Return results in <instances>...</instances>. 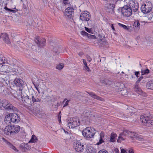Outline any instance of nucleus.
I'll list each match as a JSON object with an SVG mask.
<instances>
[{
  "label": "nucleus",
  "mask_w": 153,
  "mask_h": 153,
  "mask_svg": "<svg viewBox=\"0 0 153 153\" xmlns=\"http://www.w3.org/2000/svg\"><path fill=\"white\" fill-rule=\"evenodd\" d=\"M74 12V9L72 7H69L65 10L64 14L65 16L71 18Z\"/></svg>",
  "instance_id": "14"
},
{
  "label": "nucleus",
  "mask_w": 153,
  "mask_h": 153,
  "mask_svg": "<svg viewBox=\"0 0 153 153\" xmlns=\"http://www.w3.org/2000/svg\"><path fill=\"white\" fill-rule=\"evenodd\" d=\"M37 137L36 136L33 135H32L30 140L29 141V143H35L37 142Z\"/></svg>",
  "instance_id": "33"
},
{
  "label": "nucleus",
  "mask_w": 153,
  "mask_h": 153,
  "mask_svg": "<svg viewBox=\"0 0 153 153\" xmlns=\"http://www.w3.org/2000/svg\"><path fill=\"white\" fill-rule=\"evenodd\" d=\"M152 8V5L150 2H146L142 5L141 9L142 11L144 13H147L151 11Z\"/></svg>",
  "instance_id": "6"
},
{
  "label": "nucleus",
  "mask_w": 153,
  "mask_h": 153,
  "mask_svg": "<svg viewBox=\"0 0 153 153\" xmlns=\"http://www.w3.org/2000/svg\"><path fill=\"white\" fill-rule=\"evenodd\" d=\"M74 147L76 151L78 152H82L84 149L83 144L79 141L76 142L74 145Z\"/></svg>",
  "instance_id": "10"
},
{
  "label": "nucleus",
  "mask_w": 153,
  "mask_h": 153,
  "mask_svg": "<svg viewBox=\"0 0 153 153\" xmlns=\"http://www.w3.org/2000/svg\"><path fill=\"white\" fill-rule=\"evenodd\" d=\"M117 137V135L114 133H112L111 134V138L110 140V142H114L116 140V137Z\"/></svg>",
  "instance_id": "30"
},
{
  "label": "nucleus",
  "mask_w": 153,
  "mask_h": 153,
  "mask_svg": "<svg viewBox=\"0 0 153 153\" xmlns=\"http://www.w3.org/2000/svg\"><path fill=\"white\" fill-rule=\"evenodd\" d=\"M111 28L113 30H115V29L114 27V26H113V24H111Z\"/></svg>",
  "instance_id": "56"
},
{
  "label": "nucleus",
  "mask_w": 153,
  "mask_h": 153,
  "mask_svg": "<svg viewBox=\"0 0 153 153\" xmlns=\"http://www.w3.org/2000/svg\"><path fill=\"white\" fill-rule=\"evenodd\" d=\"M87 59L88 61L89 62H90L91 61V58L89 56H87Z\"/></svg>",
  "instance_id": "50"
},
{
  "label": "nucleus",
  "mask_w": 153,
  "mask_h": 153,
  "mask_svg": "<svg viewBox=\"0 0 153 153\" xmlns=\"http://www.w3.org/2000/svg\"><path fill=\"white\" fill-rule=\"evenodd\" d=\"M86 153H96V150L91 146H88L86 148Z\"/></svg>",
  "instance_id": "23"
},
{
  "label": "nucleus",
  "mask_w": 153,
  "mask_h": 153,
  "mask_svg": "<svg viewBox=\"0 0 153 153\" xmlns=\"http://www.w3.org/2000/svg\"><path fill=\"white\" fill-rule=\"evenodd\" d=\"M79 125V120L77 118H71L68 122V126L69 128H74Z\"/></svg>",
  "instance_id": "7"
},
{
  "label": "nucleus",
  "mask_w": 153,
  "mask_h": 153,
  "mask_svg": "<svg viewBox=\"0 0 153 153\" xmlns=\"http://www.w3.org/2000/svg\"><path fill=\"white\" fill-rule=\"evenodd\" d=\"M2 102H1V100H0V108H1L2 107Z\"/></svg>",
  "instance_id": "58"
},
{
  "label": "nucleus",
  "mask_w": 153,
  "mask_h": 153,
  "mask_svg": "<svg viewBox=\"0 0 153 153\" xmlns=\"http://www.w3.org/2000/svg\"><path fill=\"white\" fill-rule=\"evenodd\" d=\"M98 42L100 43V44H105L106 43V41L104 39H102V40L101 39H99V40Z\"/></svg>",
  "instance_id": "39"
},
{
  "label": "nucleus",
  "mask_w": 153,
  "mask_h": 153,
  "mask_svg": "<svg viewBox=\"0 0 153 153\" xmlns=\"http://www.w3.org/2000/svg\"><path fill=\"white\" fill-rule=\"evenodd\" d=\"M11 1V0H10Z\"/></svg>",
  "instance_id": "64"
},
{
  "label": "nucleus",
  "mask_w": 153,
  "mask_h": 153,
  "mask_svg": "<svg viewBox=\"0 0 153 153\" xmlns=\"http://www.w3.org/2000/svg\"><path fill=\"white\" fill-rule=\"evenodd\" d=\"M140 74L139 72H135V74L137 77H138V75Z\"/></svg>",
  "instance_id": "52"
},
{
  "label": "nucleus",
  "mask_w": 153,
  "mask_h": 153,
  "mask_svg": "<svg viewBox=\"0 0 153 153\" xmlns=\"http://www.w3.org/2000/svg\"><path fill=\"white\" fill-rule=\"evenodd\" d=\"M115 153H119V151L117 149H115Z\"/></svg>",
  "instance_id": "55"
},
{
  "label": "nucleus",
  "mask_w": 153,
  "mask_h": 153,
  "mask_svg": "<svg viewBox=\"0 0 153 153\" xmlns=\"http://www.w3.org/2000/svg\"><path fill=\"white\" fill-rule=\"evenodd\" d=\"M128 151V152L127 153H134L133 150L132 149H129Z\"/></svg>",
  "instance_id": "49"
},
{
  "label": "nucleus",
  "mask_w": 153,
  "mask_h": 153,
  "mask_svg": "<svg viewBox=\"0 0 153 153\" xmlns=\"http://www.w3.org/2000/svg\"><path fill=\"white\" fill-rule=\"evenodd\" d=\"M12 128L11 126H6L4 130V133L7 135H12V131H11Z\"/></svg>",
  "instance_id": "18"
},
{
  "label": "nucleus",
  "mask_w": 153,
  "mask_h": 153,
  "mask_svg": "<svg viewBox=\"0 0 153 153\" xmlns=\"http://www.w3.org/2000/svg\"><path fill=\"white\" fill-rule=\"evenodd\" d=\"M114 4L110 3L106 4L105 6V8L106 11L112 14H114Z\"/></svg>",
  "instance_id": "11"
},
{
  "label": "nucleus",
  "mask_w": 153,
  "mask_h": 153,
  "mask_svg": "<svg viewBox=\"0 0 153 153\" xmlns=\"http://www.w3.org/2000/svg\"><path fill=\"white\" fill-rule=\"evenodd\" d=\"M89 95L92 97L94 99H96L97 100L103 101V99H102V98L100 97L97 96L95 94H94L93 93H88Z\"/></svg>",
  "instance_id": "28"
},
{
  "label": "nucleus",
  "mask_w": 153,
  "mask_h": 153,
  "mask_svg": "<svg viewBox=\"0 0 153 153\" xmlns=\"http://www.w3.org/2000/svg\"><path fill=\"white\" fill-rule=\"evenodd\" d=\"M14 83L16 86H21L22 85V81L18 78L16 79L14 81Z\"/></svg>",
  "instance_id": "25"
},
{
  "label": "nucleus",
  "mask_w": 153,
  "mask_h": 153,
  "mask_svg": "<svg viewBox=\"0 0 153 153\" xmlns=\"http://www.w3.org/2000/svg\"><path fill=\"white\" fill-rule=\"evenodd\" d=\"M84 70L87 71H89L90 70V69L88 66L87 65L84 66Z\"/></svg>",
  "instance_id": "43"
},
{
  "label": "nucleus",
  "mask_w": 153,
  "mask_h": 153,
  "mask_svg": "<svg viewBox=\"0 0 153 153\" xmlns=\"http://www.w3.org/2000/svg\"><path fill=\"white\" fill-rule=\"evenodd\" d=\"M133 26L134 27L139 29L140 28V24L138 20H135Z\"/></svg>",
  "instance_id": "31"
},
{
  "label": "nucleus",
  "mask_w": 153,
  "mask_h": 153,
  "mask_svg": "<svg viewBox=\"0 0 153 153\" xmlns=\"http://www.w3.org/2000/svg\"><path fill=\"white\" fill-rule=\"evenodd\" d=\"M137 140L140 141H143V139L142 138L141 136L138 135L137 134V136L135 138Z\"/></svg>",
  "instance_id": "38"
},
{
  "label": "nucleus",
  "mask_w": 153,
  "mask_h": 153,
  "mask_svg": "<svg viewBox=\"0 0 153 153\" xmlns=\"http://www.w3.org/2000/svg\"><path fill=\"white\" fill-rule=\"evenodd\" d=\"M27 109H28V110H31V111L33 113H34V111H32V110H30V109L29 108H27Z\"/></svg>",
  "instance_id": "60"
},
{
  "label": "nucleus",
  "mask_w": 153,
  "mask_h": 153,
  "mask_svg": "<svg viewBox=\"0 0 153 153\" xmlns=\"http://www.w3.org/2000/svg\"><path fill=\"white\" fill-rule=\"evenodd\" d=\"M71 0H63V2L65 4H69Z\"/></svg>",
  "instance_id": "44"
},
{
  "label": "nucleus",
  "mask_w": 153,
  "mask_h": 153,
  "mask_svg": "<svg viewBox=\"0 0 153 153\" xmlns=\"http://www.w3.org/2000/svg\"><path fill=\"white\" fill-rule=\"evenodd\" d=\"M85 30L88 33H92L93 31L91 29L88 28L86 27H85Z\"/></svg>",
  "instance_id": "41"
},
{
  "label": "nucleus",
  "mask_w": 153,
  "mask_h": 153,
  "mask_svg": "<svg viewBox=\"0 0 153 153\" xmlns=\"http://www.w3.org/2000/svg\"><path fill=\"white\" fill-rule=\"evenodd\" d=\"M32 100L33 102L36 101V100L33 96H32Z\"/></svg>",
  "instance_id": "53"
},
{
  "label": "nucleus",
  "mask_w": 153,
  "mask_h": 153,
  "mask_svg": "<svg viewBox=\"0 0 153 153\" xmlns=\"http://www.w3.org/2000/svg\"><path fill=\"white\" fill-rule=\"evenodd\" d=\"M20 118L18 114L10 113L7 114L5 116L4 120L7 124H9L11 123H17L20 121Z\"/></svg>",
  "instance_id": "1"
},
{
  "label": "nucleus",
  "mask_w": 153,
  "mask_h": 153,
  "mask_svg": "<svg viewBox=\"0 0 153 153\" xmlns=\"http://www.w3.org/2000/svg\"><path fill=\"white\" fill-rule=\"evenodd\" d=\"M81 34L83 36H86L88 34V33H87L86 32H85L84 31H82L81 33Z\"/></svg>",
  "instance_id": "45"
},
{
  "label": "nucleus",
  "mask_w": 153,
  "mask_h": 153,
  "mask_svg": "<svg viewBox=\"0 0 153 153\" xmlns=\"http://www.w3.org/2000/svg\"><path fill=\"white\" fill-rule=\"evenodd\" d=\"M18 67L16 65H11V66L8 65L2 66L0 70V74L5 75L8 73L9 72H13L17 73L18 71Z\"/></svg>",
  "instance_id": "2"
},
{
  "label": "nucleus",
  "mask_w": 153,
  "mask_h": 153,
  "mask_svg": "<svg viewBox=\"0 0 153 153\" xmlns=\"http://www.w3.org/2000/svg\"><path fill=\"white\" fill-rule=\"evenodd\" d=\"M146 87L148 89L153 90V80L148 82L147 84Z\"/></svg>",
  "instance_id": "29"
},
{
  "label": "nucleus",
  "mask_w": 153,
  "mask_h": 153,
  "mask_svg": "<svg viewBox=\"0 0 153 153\" xmlns=\"http://www.w3.org/2000/svg\"><path fill=\"white\" fill-rule=\"evenodd\" d=\"M0 61L1 64L5 63L8 62L5 57H4L2 55H0Z\"/></svg>",
  "instance_id": "32"
},
{
  "label": "nucleus",
  "mask_w": 153,
  "mask_h": 153,
  "mask_svg": "<svg viewBox=\"0 0 153 153\" xmlns=\"http://www.w3.org/2000/svg\"><path fill=\"white\" fill-rule=\"evenodd\" d=\"M68 102H69V101L68 100H67L66 101V102H65L64 106H63V107H65L66 105H67L68 103Z\"/></svg>",
  "instance_id": "54"
},
{
  "label": "nucleus",
  "mask_w": 153,
  "mask_h": 153,
  "mask_svg": "<svg viewBox=\"0 0 153 153\" xmlns=\"http://www.w3.org/2000/svg\"><path fill=\"white\" fill-rule=\"evenodd\" d=\"M129 131L128 130H124L123 133L120 134L117 140V142L118 143L120 142L121 141L124 140L125 139L126 137H128V133Z\"/></svg>",
  "instance_id": "15"
},
{
  "label": "nucleus",
  "mask_w": 153,
  "mask_h": 153,
  "mask_svg": "<svg viewBox=\"0 0 153 153\" xmlns=\"http://www.w3.org/2000/svg\"><path fill=\"white\" fill-rule=\"evenodd\" d=\"M96 130L91 127H87L82 131L83 135L87 138H91L94 136L96 132Z\"/></svg>",
  "instance_id": "3"
},
{
  "label": "nucleus",
  "mask_w": 153,
  "mask_h": 153,
  "mask_svg": "<svg viewBox=\"0 0 153 153\" xmlns=\"http://www.w3.org/2000/svg\"><path fill=\"white\" fill-rule=\"evenodd\" d=\"M134 89V91L137 94L144 96H146V94L143 91L140 87L138 86L137 84H135Z\"/></svg>",
  "instance_id": "16"
},
{
  "label": "nucleus",
  "mask_w": 153,
  "mask_h": 153,
  "mask_svg": "<svg viewBox=\"0 0 153 153\" xmlns=\"http://www.w3.org/2000/svg\"><path fill=\"white\" fill-rule=\"evenodd\" d=\"M120 91H122V90H120Z\"/></svg>",
  "instance_id": "63"
},
{
  "label": "nucleus",
  "mask_w": 153,
  "mask_h": 153,
  "mask_svg": "<svg viewBox=\"0 0 153 153\" xmlns=\"http://www.w3.org/2000/svg\"><path fill=\"white\" fill-rule=\"evenodd\" d=\"M149 73V70L148 69L146 70H142L141 71L142 75L147 74Z\"/></svg>",
  "instance_id": "37"
},
{
  "label": "nucleus",
  "mask_w": 153,
  "mask_h": 153,
  "mask_svg": "<svg viewBox=\"0 0 153 153\" xmlns=\"http://www.w3.org/2000/svg\"><path fill=\"white\" fill-rule=\"evenodd\" d=\"M127 5H128L130 8L134 11H136L138 8V2L134 0L129 1Z\"/></svg>",
  "instance_id": "9"
},
{
  "label": "nucleus",
  "mask_w": 153,
  "mask_h": 153,
  "mask_svg": "<svg viewBox=\"0 0 153 153\" xmlns=\"http://www.w3.org/2000/svg\"><path fill=\"white\" fill-rule=\"evenodd\" d=\"M2 37L4 38V41L7 44H10V41L9 39L8 35L5 33H2L1 35H0V38Z\"/></svg>",
  "instance_id": "20"
},
{
  "label": "nucleus",
  "mask_w": 153,
  "mask_h": 153,
  "mask_svg": "<svg viewBox=\"0 0 153 153\" xmlns=\"http://www.w3.org/2000/svg\"><path fill=\"white\" fill-rule=\"evenodd\" d=\"M118 25L120 26L123 27L125 30H127L128 31L130 32L132 30V27L130 26H126L125 25H123L120 23H118Z\"/></svg>",
  "instance_id": "24"
},
{
  "label": "nucleus",
  "mask_w": 153,
  "mask_h": 153,
  "mask_svg": "<svg viewBox=\"0 0 153 153\" xmlns=\"http://www.w3.org/2000/svg\"><path fill=\"white\" fill-rule=\"evenodd\" d=\"M2 141L4 142L5 143L7 144V145H8L10 148H11L13 150L15 151H17L16 150V149L15 148V147L13 146L9 142L7 141L4 138H3L2 139Z\"/></svg>",
  "instance_id": "26"
},
{
  "label": "nucleus",
  "mask_w": 153,
  "mask_h": 153,
  "mask_svg": "<svg viewBox=\"0 0 153 153\" xmlns=\"http://www.w3.org/2000/svg\"><path fill=\"white\" fill-rule=\"evenodd\" d=\"M21 1L24 4H28V3L26 0H21Z\"/></svg>",
  "instance_id": "48"
},
{
  "label": "nucleus",
  "mask_w": 153,
  "mask_h": 153,
  "mask_svg": "<svg viewBox=\"0 0 153 153\" xmlns=\"http://www.w3.org/2000/svg\"><path fill=\"white\" fill-rule=\"evenodd\" d=\"M142 78L141 77H140L138 79V80L137 81V82H140L141 80L142 79Z\"/></svg>",
  "instance_id": "57"
},
{
  "label": "nucleus",
  "mask_w": 153,
  "mask_h": 153,
  "mask_svg": "<svg viewBox=\"0 0 153 153\" xmlns=\"http://www.w3.org/2000/svg\"><path fill=\"white\" fill-rule=\"evenodd\" d=\"M98 153H108V152L106 150L102 149L99 151Z\"/></svg>",
  "instance_id": "42"
},
{
  "label": "nucleus",
  "mask_w": 153,
  "mask_h": 153,
  "mask_svg": "<svg viewBox=\"0 0 153 153\" xmlns=\"http://www.w3.org/2000/svg\"><path fill=\"white\" fill-rule=\"evenodd\" d=\"M103 1H108V0H103Z\"/></svg>",
  "instance_id": "62"
},
{
  "label": "nucleus",
  "mask_w": 153,
  "mask_h": 153,
  "mask_svg": "<svg viewBox=\"0 0 153 153\" xmlns=\"http://www.w3.org/2000/svg\"><path fill=\"white\" fill-rule=\"evenodd\" d=\"M84 116L85 117H90V112L89 111L84 112Z\"/></svg>",
  "instance_id": "40"
},
{
  "label": "nucleus",
  "mask_w": 153,
  "mask_h": 153,
  "mask_svg": "<svg viewBox=\"0 0 153 153\" xmlns=\"http://www.w3.org/2000/svg\"><path fill=\"white\" fill-rule=\"evenodd\" d=\"M1 103L2 104V106L6 110L12 109L13 107V105L7 100H3Z\"/></svg>",
  "instance_id": "13"
},
{
  "label": "nucleus",
  "mask_w": 153,
  "mask_h": 153,
  "mask_svg": "<svg viewBox=\"0 0 153 153\" xmlns=\"http://www.w3.org/2000/svg\"><path fill=\"white\" fill-rule=\"evenodd\" d=\"M153 17V13H152L147 14L146 16L143 18V21H141L140 22L142 23H144L145 24L146 23H147L148 21L146 20L147 19L148 20H150L152 17Z\"/></svg>",
  "instance_id": "19"
},
{
  "label": "nucleus",
  "mask_w": 153,
  "mask_h": 153,
  "mask_svg": "<svg viewBox=\"0 0 153 153\" xmlns=\"http://www.w3.org/2000/svg\"><path fill=\"white\" fill-rule=\"evenodd\" d=\"M120 10L121 11L122 13L124 16L128 17L131 14L132 10L128 5H124L122 7L118 9L117 11Z\"/></svg>",
  "instance_id": "5"
},
{
  "label": "nucleus",
  "mask_w": 153,
  "mask_h": 153,
  "mask_svg": "<svg viewBox=\"0 0 153 153\" xmlns=\"http://www.w3.org/2000/svg\"><path fill=\"white\" fill-rule=\"evenodd\" d=\"M82 62H83V64L84 65V66L87 65V63H86V60L84 59H82Z\"/></svg>",
  "instance_id": "51"
},
{
  "label": "nucleus",
  "mask_w": 153,
  "mask_h": 153,
  "mask_svg": "<svg viewBox=\"0 0 153 153\" xmlns=\"http://www.w3.org/2000/svg\"><path fill=\"white\" fill-rule=\"evenodd\" d=\"M105 134L103 132H101L100 134V138L99 141L96 143L97 145H99L104 142V138Z\"/></svg>",
  "instance_id": "22"
},
{
  "label": "nucleus",
  "mask_w": 153,
  "mask_h": 153,
  "mask_svg": "<svg viewBox=\"0 0 153 153\" xmlns=\"http://www.w3.org/2000/svg\"><path fill=\"white\" fill-rule=\"evenodd\" d=\"M90 15L89 12L87 11H83L80 14V20L83 22L88 21L90 19Z\"/></svg>",
  "instance_id": "8"
},
{
  "label": "nucleus",
  "mask_w": 153,
  "mask_h": 153,
  "mask_svg": "<svg viewBox=\"0 0 153 153\" xmlns=\"http://www.w3.org/2000/svg\"><path fill=\"white\" fill-rule=\"evenodd\" d=\"M18 96L19 97V98H17L18 100L19 99H20L21 98H22L21 95H19Z\"/></svg>",
  "instance_id": "59"
},
{
  "label": "nucleus",
  "mask_w": 153,
  "mask_h": 153,
  "mask_svg": "<svg viewBox=\"0 0 153 153\" xmlns=\"http://www.w3.org/2000/svg\"><path fill=\"white\" fill-rule=\"evenodd\" d=\"M44 82L43 80H40L39 82V84L38 85V87H36V89L38 91L39 94L42 93L44 94V91L45 89V85L44 84H42V83H44Z\"/></svg>",
  "instance_id": "12"
},
{
  "label": "nucleus",
  "mask_w": 153,
  "mask_h": 153,
  "mask_svg": "<svg viewBox=\"0 0 153 153\" xmlns=\"http://www.w3.org/2000/svg\"><path fill=\"white\" fill-rule=\"evenodd\" d=\"M120 89H121V87H124V85L123 84H121L120 85ZM125 88L124 87V88H123V92H122V93L123 95H126L127 94V91L126 90H125Z\"/></svg>",
  "instance_id": "35"
},
{
  "label": "nucleus",
  "mask_w": 153,
  "mask_h": 153,
  "mask_svg": "<svg viewBox=\"0 0 153 153\" xmlns=\"http://www.w3.org/2000/svg\"><path fill=\"white\" fill-rule=\"evenodd\" d=\"M4 9L6 11V12L7 13H10V12H12L13 13H15L16 12V10H15L16 9L15 7L14 8H8L6 5L4 7Z\"/></svg>",
  "instance_id": "27"
},
{
  "label": "nucleus",
  "mask_w": 153,
  "mask_h": 153,
  "mask_svg": "<svg viewBox=\"0 0 153 153\" xmlns=\"http://www.w3.org/2000/svg\"><path fill=\"white\" fill-rule=\"evenodd\" d=\"M128 133V137L131 138H135L137 136V134L135 133L134 132H132L129 131Z\"/></svg>",
  "instance_id": "34"
},
{
  "label": "nucleus",
  "mask_w": 153,
  "mask_h": 153,
  "mask_svg": "<svg viewBox=\"0 0 153 153\" xmlns=\"http://www.w3.org/2000/svg\"><path fill=\"white\" fill-rule=\"evenodd\" d=\"M126 150L125 149H122L121 150L120 153H127Z\"/></svg>",
  "instance_id": "46"
},
{
  "label": "nucleus",
  "mask_w": 153,
  "mask_h": 153,
  "mask_svg": "<svg viewBox=\"0 0 153 153\" xmlns=\"http://www.w3.org/2000/svg\"><path fill=\"white\" fill-rule=\"evenodd\" d=\"M134 108H129L128 109V110H130V109H131V110L132 109H134Z\"/></svg>",
  "instance_id": "61"
},
{
  "label": "nucleus",
  "mask_w": 153,
  "mask_h": 153,
  "mask_svg": "<svg viewBox=\"0 0 153 153\" xmlns=\"http://www.w3.org/2000/svg\"><path fill=\"white\" fill-rule=\"evenodd\" d=\"M11 127L12 128L11 129L12 132V135L18 132L20 130V127L19 126L16 125L11 126Z\"/></svg>",
  "instance_id": "21"
},
{
  "label": "nucleus",
  "mask_w": 153,
  "mask_h": 153,
  "mask_svg": "<svg viewBox=\"0 0 153 153\" xmlns=\"http://www.w3.org/2000/svg\"><path fill=\"white\" fill-rule=\"evenodd\" d=\"M35 42L37 44H39L40 47H42L45 45V40L44 39H43L40 40L39 38L37 37L36 39Z\"/></svg>",
  "instance_id": "17"
},
{
  "label": "nucleus",
  "mask_w": 153,
  "mask_h": 153,
  "mask_svg": "<svg viewBox=\"0 0 153 153\" xmlns=\"http://www.w3.org/2000/svg\"><path fill=\"white\" fill-rule=\"evenodd\" d=\"M64 66V65L63 64L59 63L56 65V69L60 70L62 69L63 68Z\"/></svg>",
  "instance_id": "36"
},
{
  "label": "nucleus",
  "mask_w": 153,
  "mask_h": 153,
  "mask_svg": "<svg viewBox=\"0 0 153 153\" xmlns=\"http://www.w3.org/2000/svg\"><path fill=\"white\" fill-rule=\"evenodd\" d=\"M151 117L150 116L146 115H142L140 118L141 121L145 126H153V120H151Z\"/></svg>",
  "instance_id": "4"
},
{
  "label": "nucleus",
  "mask_w": 153,
  "mask_h": 153,
  "mask_svg": "<svg viewBox=\"0 0 153 153\" xmlns=\"http://www.w3.org/2000/svg\"><path fill=\"white\" fill-rule=\"evenodd\" d=\"M61 112H60L59 113V114L58 117V121H59V123H61V116L60 115Z\"/></svg>",
  "instance_id": "47"
}]
</instances>
